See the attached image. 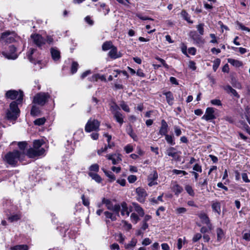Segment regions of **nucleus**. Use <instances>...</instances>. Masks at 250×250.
<instances>
[{
	"mask_svg": "<svg viewBox=\"0 0 250 250\" xmlns=\"http://www.w3.org/2000/svg\"><path fill=\"white\" fill-rule=\"evenodd\" d=\"M5 96L11 100L17 99L16 101H13L9 106L6 113V117L8 120L15 121L20 115V110L18 107V104H20L23 99V94L21 91L10 90L6 92Z\"/></svg>",
	"mask_w": 250,
	"mask_h": 250,
	"instance_id": "1",
	"label": "nucleus"
},
{
	"mask_svg": "<svg viewBox=\"0 0 250 250\" xmlns=\"http://www.w3.org/2000/svg\"><path fill=\"white\" fill-rule=\"evenodd\" d=\"M17 35L14 32L6 31L1 33L0 37V43L4 45L11 43L16 41Z\"/></svg>",
	"mask_w": 250,
	"mask_h": 250,
	"instance_id": "2",
	"label": "nucleus"
},
{
	"mask_svg": "<svg viewBox=\"0 0 250 250\" xmlns=\"http://www.w3.org/2000/svg\"><path fill=\"white\" fill-rule=\"evenodd\" d=\"M21 153L18 150H14L6 154L5 160L9 165L15 167L21 156Z\"/></svg>",
	"mask_w": 250,
	"mask_h": 250,
	"instance_id": "3",
	"label": "nucleus"
},
{
	"mask_svg": "<svg viewBox=\"0 0 250 250\" xmlns=\"http://www.w3.org/2000/svg\"><path fill=\"white\" fill-rule=\"evenodd\" d=\"M8 50L1 51L0 50V55L1 54L6 59L8 60H15L18 58V55L16 53V48L13 45L7 46Z\"/></svg>",
	"mask_w": 250,
	"mask_h": 250,
	"instance_id": "4",
	"label": "nucleus"
},
{
	"mask_svg": "<svg viewBox=\"0 0 250 250\" xmlns=\"http://www.w3.org/2000/svg\"><path fill=\"white\" fill-rule=\"evenodd\" d=\"M102 203L105 205L107 209L115 212L118 216L119 215V212L121 210V206L119 204L113 205L110 200L105 198L102 199Z\"/></svg>",
	"mask_w": 250,
	"mask_h": 250,
	"instance_id": "5",
	"label": "nucleus"
},
{
	"mask_svg": "<svg viewBox=\"0 0 250 250\" xmlns=\"http://www.w3.org/2000/svg\"><path fill=\"white\" fill-rule=\"evenodd\" d=\"M49 97V95L48 93L41 92L35 96L33 102L36 104L42 106L47 102Z\"/></svg>",
	"mask_w": 250,
	"mask_h": 250,
	"instance_id": "6",
	"label": "nucleus"
},
{
	"mask_svg": "<svg viewBox=\"0 0 250 250\" xmlns=\"http://www.w3.org/2000/svg\"><path fill=\"white\" fill-rule=\"evenodd\" d=\"M100 122L96 119H90L85 126L86 132H90L93 131H97L100 126Z\"/></svg>",
	"mask_w": 250,
	"mask_h": 250,
	"instance_id": "7",
	"label": "nucleus"
},
{
	"mask_svg": "<svg viewBox=\"0 0 250 250\" xmlns=\"http://www.w3.org/2000/svg\"><path fill=\"white\" fill-rule=\"evenodd\" d=\"M166 154L173 158V160L175 161H180L181 159L180 154L181 151L176 150V148L174 147H169L167 150Z\"/></svg>",
	"mask_w": 250,
	"mask_h": 250,
	"instance_id": "8",
	"label": "nucleus"
},
{
	"mask_svg": "<svg viewBox=\"0 0 250 250\" xmlns=\"http://www.w3.org/2000/svg\"><path fill=\"white\" fill-rule=\"evenodd\" d=\"M189 36L193 41V43L198 46H201L205 43V41L198 33L195 31H192L189 33Z\"/></svg>",
	"mask_w": 250,
	"mask_h": 250,
	"instance_id": "9",
	"label": "nucleus"
},
{
	"mask_svg": "<svg viewBox=\"0 0 250 250\" xmlns=\"http://www.w3.org/2000/svg\"><path fill=\"white\" fill-rule=\"evenodd\" d=\"M198 216L201 220V223L206 225L208 227L209 230H211L212 229V225L208 215L204 212H201L198 214Z\"/></svg>",
	"mask_w": 250,
	"mask_h": 250,
	"instance_id": "10",
	"label": "nucleus"
},
{
	"mask_svg": "<svg viewBox=\"0 0 250 250\" xmlns=\"http://www.w3.org/2000/svg\"><path fill=\"white\" fill-rule=\"evenodd\" d=\"M45 151L43 148L37 150L34 148H29L27 152V155L30 158H34L42 155Z\"/></svg>",
	"mask_w": 250,
	"mask_h": 250,
	"instance_id": "11",
	"label": "nucleus"
},
{
	"mask_svg": "<svg viewBox=\"0 0 250 250\" xmlns=\"http://www.w3.org/2000/svg\"><path fill=\"white\" fill-rule=\"evenodd\" d=\"M214 109L213 107H208L206 110L205 115L202 116V119L207 121L215 119L216 117L214 115Z\"/></svg>",
	"mask_w": 250,
	"mask_h": 250,
	"instance_id": "12",
	"label": "nucleus"
},
{
	"mask_svg": "<svg viewBox=\"0 0 250 250\" xmlns=\"http://www.w3.org/2000/svg\"><path fill=\"white\" fill-rule=\"evenodd\" d=\"M33 42L38 47H40L45 43V40L39 34H33L31 36Z\"/></svg>",
	"mask_w": 250,
	"mask_h": 250,
	"instance_id": "13",
	"label": "nucleus"
},
{
	"mask_svg": "<svg viewBox=\"0 0 250 250\" xmlns=\"http://www.w3.org/2000/svg\"><path fill=\"white\" fill-rule=\"evenodd\" d=\"M136 191L137 194V200L140 203H144L147 196V193L145 189L141 188H136Z\"/></svg>",
	"mask_w": 250,
	"mask_h": 250,
	"instance_id": "14",
	"label": "nucleus"
},
{
	"mask_svg": "<svg viewBox=\"0 0 250 250\" xmlns=\"http://www.w3.org/2000/svg\"><path fill=\"white\" fill-rule=\"evenodd\" d=\"M158 178V173L156 170H153L152 172L148 175L147 180L148 181V185L149 187H152L154 185H157V182L156 180Z\"/></svg>",
	"mask_w": 250,
	"mask_h": 250,
	"instance_id": "15",
	"label": "nucleus"
},
{
	"mask_svg": "<svg viewBox=\"0 0 250 250\" xmlns=\"http://www.w3.org/2000/svg\"><path fill=\"white\" fill-rule=\"evenodd\" d=\"M168 126L165 120L161 121V125L159 129V133L162 136H165L167 134Z\"/></svg>",
	"mask_w": 250,
	"mask_h": 250,
	"instance_id": "16",
	"label": "nucleus"
},
{
	"mask_svg": "<svg viewBox=\"0 0 250 250\" xmlns=\"http://www.w3.org/2000/svg\"><path fill=\"white\" fill-rule=\"evenodd\" d=\"M108 56L113 59H116L122 57V55L120 52H118L116 47L113 46L111 47V50L108 52Z\"/></svg>",
	"mask_w": 250,
	"mask_h": 250,
	"instance_id": "17",
	"label": "nucleus"
},
{
	"mask_svg": "<svg viewBox=\"0 0 250 250\" xmlns=\"http://www.w3.org/2000/svg\"><path fill=\"white\" fill-rule=\"evenodd\" d=\"M106 157L108 159L112 161V163L113 165H116L120 161H122V159L120 157V155L116 154H108L106 156Z\"/></svg>",
	"mask_w": 250,
	"mask_h": 250,
	"instance_id": "18",
	"label": "nucleus"
},
{
	"mask_svg": "<svg viewBox=\"0 0 250 250\" xmlns=\"http://www.w3.org/2000/svg\"><path fill=\"white\" fill-rule=\"evenodd\" d=\"M37 50L34 48H30L29 51L27 53L26 56L30 62L33 63L39 62L35 58L33 57V55L36 52Z\"/></svg>",
	"mask_w": 250,
	"mask_h": 250,
	"instance_id": "19",
	"label": "nucleus"
},
{
	"mask_svg": "<svg viewBox=\"0 0 250 250\" xmlns=\"http://www.w3.org/2000/svg\"><path fill=\"white\" fill-rule=\"evenodd\" d=\"M50 53L54 61H57L60 59V52L57 48H51Z\"/></svg>",
	"mask_w": 250,
	"mask_h": 250,
	"instance_id": "20",
	"label": "nucleus"
},
{
	"mask_svg": "<svg viewBox=\"0 0 250 250\" xmlns=\"http://www.w3.org/2000/svg\"><path fill=\"white\" fill-rule=\"evenodd\" d=\"M163 95L166 96V100L169 105H172L174 103V97L170 91L163 92Z\"/></svg>",
	"mask_w": 250,
	"mask_h": 250,
	"instance_id": "21",
	"label": "nucleus"
},
{
	"mask_svg": "<svg viewBox=\"0 0 250 250\" xmlns=\"http://www.w3.org/2000/svg\"><path fill=\"white\" fill-rule=\"evenodd\" d=\"M223 89L225 90L228 93L236 97L239 98V95L237 93V91L232 87L229 85L223 86Z\"/></svg>",
	"mask_w": 250,
	"mask_h": 250,
	"instance_id": "22",
	"label": "nucleus"
},
{
	"mask_svg": "<svg viewBox=\"0 0 250 250\" xmlns=\"http://www.w3.org/2000/svg\"><path fill=\"white\" fill-rule=\"evenodd\" d=\"M114 118L121 125L124 123V116L120 111L113 114Z\"/></svg>",
	"mask_w": 250,
	"mask_h": 250,
	"instance_id": "23",
	"label": "nucleus"
},
{
	"mask_svg": "<svg viewBox=\"0 0 250 250\" xmlns=\"http://www.w3.org/2000/svg\"><path fill=\"white\" fill-rule=\"evenodd\" d=\"M132 206L134 208L135 211H136L140 216L142 217L144 215V210L138 204L132 203Z\"/></svg>",
	"mask_w": 250,
	"mask_h": 250,
	"instance_id": "24",
	"label": "nucleus"
},
{
	"mask_svg": "<svg viewBox=\"0 0 250 250\" xmlns=\"http://www.w3.org/2000/svg\"><path fill=\"white\" fill-rule=\"evenodd\" d=\"M122 207L121 214L123 216L126 215L128 216L130 213V211L128 209L127 204L125 202H123L120 206Z\"/></svg>",
	"mask_w": 250,
	"mask_h": 250,
	"instance_id": "25",
	"label": "nucleus"
},
{
	"mask_svg": "<svg viewBox=\"0 0 250 250\" xmlns=\"http://www.w3.org/2000/svg\"><path fill=\"white\" fill-rule=\"evenodd\" d=\"M211 208L213 211L216 212L218 215L221 214V205L218 202H215L212 204Z\"/></svg>",
	"mask_w": 250,
	"mask_h": 250,
	"instance_id": "26",
	"label": "nucleus"
},
{
	"mask_svg": "<svg viewBox=\"0 0 250 250\" xmlns=\"http://www.w3.org/2000/svg\"><path fill=\"white\" fill-rule=\"evenodd\" d=\"M216 234H217V240L218 242H220L225 237V233L223 230L220 228H217L216 230Z\"/></svg>",
	"mask_w": 250,
	"mask_h": 250,
	"instance_id": "27",
	"label": "nucleus"
},
{
	"mask_svg": "<svg viewBox=\"0 0 250 250\" xmlns=\"http://www.w3.org/2000/svg\"><path fill=\"white\" fill-rule=\"evenodd\" d=\"M172 190L176 196H178L183 191V188L179 185L176 184L172 187Z\"/></svg>",
	"mask_w": 250,
	"mask_h": 250,
	"instance_id": "28",
	"label": "nucleus"
},
{
	"mask_svg": "<svg viewBox=\"0 0 250 250\" xmlns=\"http://www.w3.org/2000/svg\"><path fill=\"white\" fill-rule=\"evenodd\" d=\"M228 62L229 63L235 67H240L243 64L241 62L231 58L228 59Z\"/></svg>",
	"mask_w": 250,
	"mask_h": 250,
	"instance_id": "29",
	"label": "nucleus"
},
{
	"mask_svg": "<svg viewBox=\"0 0 250 250\" xmlns=\"http://www.w3.org/2000/svg\"><path fill=\"white\" fill-rule=\"evenodd\" d=\"M29 247L27 245H18L10 248V250H28Z\"/></svg>",
	"mask_w": 250,
	"mask_h": 250,
	"instance_id": "30",
	"label": "nucleus"
},
{
	"mask_svg": "<svg viewBox=\"0 0 250 250\" xmlns=\"http://www.w3.org/2000/svg\"><path fill=\"white\" fill-rule=\"evenodd\" d=\"M88 175L92 178V179L94 180L96 182L100 183L102 182L101 177L97 174L93 173L92 172H89Z\"/></svg>",
	"mask_w": 250,
	"mask_h": 250,
	"instance_id": "31",
	"label": "nucleus"
},
{
	"mask_svg": "<svg viewBox=\"0 0 250 250\" xmlns=\"http://www.w3.org/2000/svg\"><path fill=\"white\" fill-rule=\"evenodd\" d=\"M165 139L168 144L171 146H174L175 144L174 137L173 135H168L167 134V135H165Z\"/></svg>",
	"mask_w": 250,
	"mask_h": 250,
	"instance_id": "32",
	"label": "nucleus"
},
{
	"mask_svg": "<svg viewBox=\"0 0 250 250\" xmlns=\"http://www.w3.org/2000/svg\"><path fill=\"white\" fill-rule=\"evenodd\" d=\"M110 109L112 114L120 111V107L114 102L110 104Z\"/></svg>",
	"mask_w": 250,
	"mask_h": 250,
	"instance_id": "33",
	"label": "nucleus"
},
{
	"mask_svg": "<svg viewBox=\"0 0 250 250\" xmlns=\"http://www.w3.org/2000/svg\"><path fill=\"white\" fill-rule=\"evenodd\" d=\"M126 131L127 134L134 140L137 141V136L136 134L133 132V129L131 126H129L128 128L126 129Z\"/></svg>",
	"mask_w": 250,
	"mask_h": 250,
	"instance_id": "34",
	"label": "nucleus"
},
{
	"mask_svg": "<svg viewBox=\"0 0 250 250\" xmlns=\"http://www.w3.org/2000/svg\"><path fill=\"white\" fill-rule=\"evenodd\" d=\"M102 170L105 175L110 179V182L113 181L115 180V176L112 172L107 171L104 168H102Z\"/></svg>",
	"mask_w": 250,
	"mask_h": 250,
	"instance_id": "35",
	"label": "nucleus"
},
{
	"mask_svg": "<svg viewBox=\"0 0 250 250\" xmlns=\"http://www.w3.org/2000/svg\"><path fill=\"white\" fill-rule=\"evenodd\" d=\"M104 214L106 218L110 219L112 221H114L117 219L116 215L112 212L105 211L104 212Z\"/></svg>",
	"mask_w": 250,
	"mask_h": 250,
	"instance_id": "36",
	"label": "nucleus"
},
{
	"mask_svg": "<svg viewBox=\"0 0 250 250\" xmlns=\"http://www.w3.org/2000/svg\"><path fill=\"white\" fill-rule=\"evenodd\" d=\"M113 45L111 42H104L102 45V49L104 51H107L109 49H111Z\"/></svg>",
	"mask_w": 250,
	"mask_h": 250,
	"instance_id": "37",
	"label": "nucleus"
},
{
	"mask_svg": "<svg viewBox=\"0 0 250 250\" xmlns=\"http://www.w3.org/2000/svg\"><path fill=\"white\" fill-rule=\"evenodd\" d=\"M21 217V216L19 214H16L11 215V216L9 217L8 219L9 221L11 222H13L14 221H17L20 219Z\"/></svg>",
	"mask_w": 250,
	"mask_h": 250,
	"instance_id": "38",
	"label": "nucleus"
},
{
	"mask_svg": "<svg viewBox=\"0 0 250 250\" xmlns=\"http://www.w3.org/2000/svg\"><path fill=\"white\" fill-rule=\"evenodd\" d=\"M185 190L189 195L191 196H194L195 193L191 186L189 185H186Z\"/></svg>",
	"mask_w": 250,
	"mask_h": 250,
	"instance_id": "39",
	"label": "nucleus"
},
{
	"mask_svg": "<svg viewBox=\"0 0 250 250\" xmlns=\"http://www.w3.org/2000/svg\"><path fill=\"white\" fill-rule=\"evenodd\" d=\"M182 17L184 18L185 20L187 21L188 22L192 23V21H190V17L189 16L188 14L184 10H183L181 13Z\"/></svg>",
	"mask_w": 250,
	"mask_h": 250,
	"instance_id": "40",
	"label": "nucleus"
},
{
	"mask_svg": "<svg viewBox=\"0 0 250 250\" xmlns=\"http://www.w3.org/2000/svg\"><path fill=\"white\" fill-rule=\"evenodd\" d=\"M213 62V70H214V72H215L220 64L221 60L220 59L217 58L214 60Z\"/></svg>",
	"mask_w": 250,
	"mask_h": 250,
	"instance_id": "41",
	"label": "nucleus"
},
{
	"mask_svg": "<svg viewBox=\"0 0 250 250\" xmlns=\"http://www.w3.org/2000/svg\"><path fill=\"white\" fill-rule=\"evenodd\" d=\"M40 113V110L36 105H33L31 110V114L32 116H37Z\"/></svg>",
	"mask_w": 250,
	"mask_h": 250,
	"instance_id": "42",
	"label": "nucleus"
},
{
	"mask_svg": "<svg viewBox=\"0 0 250 250\" xmlns=\"http://www.w3.org/2000/svg\"><path fill=\"white\" fill-rule=\"evenodd\" d=\"M42 141L39 140H35L33 143L34 148L39 150L40 149L41 146L42 145Z\"/></svg>",
	"mask_w": 250,
	"mask_h": 250,
	"instance_id": "43",
	"label": "nucleus"
},
{
	"mask_svg": "<svg viewBox=\"0 0 250 250\" xmlns=\"http://www.w3.org/2000/svg\"><path fill=\"white\" fill-rule=\"evenodd\" d=\"M137 240L136 239H132L131 241L127 244L125 246V249H128L130 247H133L136 246Z\"/></svg>",
	"mask_w": 250,
	"mask_h": 250,
	"instance_id": "44",
	"label": "nucleus"
},
{
	"mask_svg": "<svg viewBox=\"0 0 250 250\" xmlns=\"http://www.w3.org/2000/svg\"><path fill=\"white\" fill-rule=\"evenodd\" d=\"M45 121L46 120L44 118H41L36 119L34 123L36 125H41L45 123Z\"/></svg>",
	"mask_w": 250,
	"mask_h": 250,
	"instance_id": "45",
	"label": "nucleus"
},
{
	"mask_svg": "<svg viewBox=\"0 0 250 250\" xmlns=\"http://www.w3.org/2000/svg\"><path fill=\"white\" fill-rule=\"evenodd\" d=\"M79 64L76 62H73L71 65V71L72 74L76 73L77 71Z\"/></svg>",
	"mask_w": 250,
	"mask_h": 250,
	"instance_id": "46",
	"label": "nucleus"
},
{
	"mask_svg": "<svg viewBox=\"0 0 250 250\" xmlns=\"http://www.w3.org/2000/svg\"><path fill=\"white\" fill-rule=\"evenodd\" d=\"M120 107L124 110L125 111L127 112H130V108L128 107V105H127L125 102L122 101L120 104Z\"/></svg>",
	"mask_w": 250,
	"mask_h": 250,
	"instance_id": "47",
	"label": "nucleus"
},
{
	"mask_svg": "<svg viewBox=\"0 0 250 250\" xmlns=\"http://www.w3.org/2000/svg\"><path fill=\"white\" fill-rule=\"evenodd\" d=\"M89 170L90 171V172H98L99 170V166L97 164H93L90 166L89 167Z\"/></svg>",
	"mask_w": 250,
	"mask_h": 250,
	"instance_id": "48",
	"label": "nucleus"
},
{
	"mask_svg": "<svg viewBox=\"0 0 250 250\" xmlns=\"http://www.w3.org/2000/svg\"><path fill=\"white\" fill-rule=\"evenodd\" d=\"M130 219L131 221L135 224H136L139 220L138 216L135 213H131L130 215Z\"/></svg>",
	"mask_w": 250,
	"mask_h": 250,
	"instance_id": "49",
	"label": "nucleus"
},
{
	"mask_svg": "<svg viewBox=\"0 0 250 250\" xmlns=\"http://www.w3.org/2000/svg\"><path fill=\"white\" fill-rule=\"evenodd\" d=\"M204 24L203 23H200L197 25V29L198 31L199 34L201 35H203L204 34Z\"/></svg>",
	"mask_w": 250,
	"mask_h": 250,
	"instance_id": "50",
	"label": "nucleus"
},
{
	"mask_svg": "<svg viewBox=\"0 0 250 250\" xmlns=\"http://www.w3.org/2000/svg\"><path fill=\"white\" fill-rule=\"evenodd\" d=\"M18 145L20 149L23 150L26 147L27 143L26 142H20Z\"/></svg>",
	"mask_w": 250,
	"mask_h": 250,
	"instance_id": "51",
	"label": "nucleus"
},
{
	"mask_svg": "<svg viewBox=\"0 0 250 250\" xmlns=\"http://www.w3.org/2000/svg\"><path fill=\"white\" fill-rule=\"evenodd\" d=\"M193 170L195 172H202V168L201 165L198 164H196L193 167Z\"/></svg>",
	"mask_w": 250,
	"mask_h": 250,
	"instance_id": "52",
	"label": "nucleus"
},
{
	"mask_svg": "<svg viewBox=\"0 0 250 250\" xmlns=\"http://www.w3.org/2000/svg\"><path fill=\"white\" fill-rule=\"evenodd\" d=\"M155 58L156 60H157L158 61H159L162 63V64L163 65V66L164 67H165L167 69L169 68L168 65L166 63L164 60H163V59H161L158 57H156Z\"/></svg>",
	"mask_w": 250,
	"mask_h": 250,
	"instance_id": "53",
	"label": "nucleus"
},
{
	"mask_svg": "<svg viewBox=\"0 0 250 250\" xmlns=\"http://www.w3.org/2000/svg\"><path fill=\"white\" fill-rule=\"evenodd\" d=\"M237 25L238 27L243 31H246L247 32H250V29L245 26H244L242 23L240 22L237 23Z\"/></svg>",
	"mask_w": 250,
	"mask_h": 250,
	"instance_id": "54",
	"label": "nucleus"
},
{
	"mask_svg": "<svg viewBox=\"0 0 250 250\" xmlns=\"http://www.w3.org/2000/svg\"><path fill=\"white\" fill-rule=\"evenodd\" d=\"M231 49L234 51H235L236 49H238L239 50V52L241 54H244L245 53H246L247 52V50L246 48H243V47H239V48H237V47H231Z\"/></svg>",
	"mask_w": 250,
	"mask_h": 250,
	"instance_id": "55",
	"label": "nucleus"
},
{
	"mask_svg": "<svg viewBox=\"0 0 250 250\" xmlns=\"http://www.w3.org/2000/svg\"><path fill=\"white\" fill-rule=\"evenodd\" d=\"M210 103L212 105H217V106H221L222 103L220 100L219 99H213L210 101Z\"/></svg>",
	"mask_w": 250,
	"mask_h": 250,
	"instance_id": "56",
	"label": "nucleus"
},
{
	"mask_svg": "<svg viewBox=\"0 0 250 250\" xmlns=\"http://www.w3.org/2000/svg\"><path fill=\"white\" fill-rule=\"evenodd\" d=\"M202 238V234L200 233L195 234L192 238L193 242H196Z\"/></svg>",
	"mask_w": 250,
	"mask_h": 250,
	"instance_id": "57",
	"label": "nucleus"
},
{
	"mask_svg": "<svg viewBox=\"0 0 250 250\" xmlns=\"http://www.w3.org/2000/svg\"><path fill=\"white\" fill-rule=\"evenodd\" d=\"M124 149L126 153H129L133 151V148L132 146H131V145H127L124 147Z\"/></svg>",
	"mask_w": 250,
	"mask_h": 250,
	"instance_id": "58",
	"label": "nucleus"
},
{
	"mask_svg": "<svg viewBox=\"0 0 250 250\" xmlns=\"http://www.w3.org/2000/svg\"><path fill=\"white\" fill-rule=\"evenodd\" d=\"M172 172L174 174H175L177 175L180 174H183L184 175H186L188 174L187 172H186V171L178 170V169H173L172 170Z\"/></svg>",
	"mask_w": 250,
	"mask_h": 250,
	"instance_id": "59",
	"label": "nucleus"
},
{
	"mask_svg": "<svg viewBox=\"0 0 250 250\" xmlns=\"http://www.w3.org/2000/svg\"><path fill=\"white\" fill-rule=\"evenodd\" d=\"M127 180L130 183H133L137 180V177L135 175H131L128 177Z\"/></svg>",
	"mask_w": 250,
	"mask_h": 250,
	"instance_id": "60",
	"label": "nucleus"
},
{
	"mask_svg": "<svg viewBox=\"0 0 250 250\" xmlns=\"http://www.w3.org/2000/svg\"><path fill=\"white\" fill-rule=\"evenodd\" d=\"M187 211V209L185 208H179L176 209V213L178 214L185 213Z\"/></svg>",
	"mask_w": 250,
	"mask_h": 250,
	"instance_id": "61",
	"label": "nucleus"
},
{
	"mask_svg": "<svg viewBox=\"0 0 250 250\" xmlns=\"http://www.w3.org/2000/svg\"><path fill=\"white\" fill-rule=\"evenodd\" d=\"M174 132L177 136H179L182 134V131L181 129L177 126H174Z\"/></svg>",
	"mask_w": 250,
	"mask_h": 250,
	"instance_id": "62",
	"label": "nucleus"
},
{
	"mask_svg": "<svg viewBox=\"0 0 250 250\" xmlns=\"http://www.w3.org/2000/svg\"><path fill=\"white\" fill-rule=\"evenodd\" d=\"M82 199L83 201V204L84 206L86 207H88L89 205V201L88 199H85L84 195H83L82 196Z\"/></svg>",
	"mask_w": 250,
	"mask_h": 250,
	"instance_id": "63",
	"label": "nucleus"
},
{
	"mask_svg": "<svg viewBox=\"0 0 250 250\" xmlns=\"http://www.w3.org/2000/svg\"><path fill=\"white\" fill-rule=\"evenodd\" d=\"M242 178L243 180L246 183H250V180L248 178V175L246 173H242Z\"/></svg>",
	"mask_w": 250,
	"mask_h": 250,
	"instance_id": "64",
	"label": "nucleus"
}]
</instances>
